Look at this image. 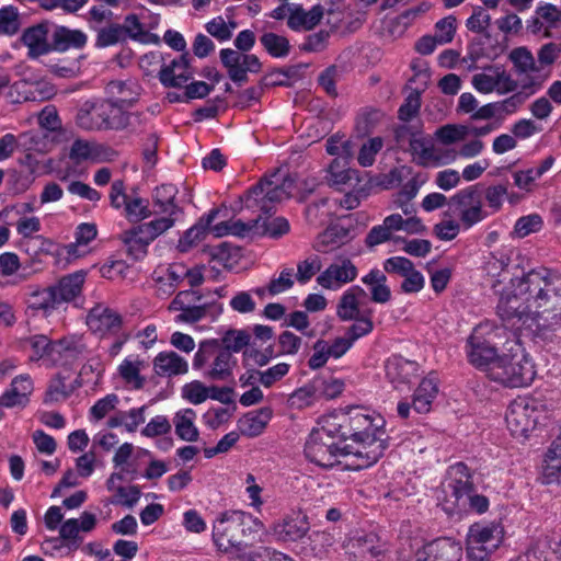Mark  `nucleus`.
Returning a JSON list of instances; mask_svg holds the SVG:
<instances>
[{"mask_svg": "<svg viewBox=\"0 0 561 561\" xmlns=\"http://www.w3.org/2000/svg\"><path fill=\"white\" fill-rule=\"evenodd\" d=\"M328 423L329 417L324 416L321 426L311 431L305 445L306 457L323 468H332L340 456L347 455L345 446H340L342 440L336 431H329Z\"/></svg>", "mask_w": 561, "mask_h": 561, "instance_id": "9d476101", "label": "nucleus"}, {"mask_svg": "<svg viewBox=\"0 0 561 561\" xmlns=\"http://www.w3.org/2000/svg\"><path fill=\"white\" fill-rule=\"evenodd\" d=\"M50 352L51 365L70 366L87 355L88 347L82 336L71 335L54 341Z\"/></svg>", "mask_w": 561, "mask_h": 561, "instance_id": "c85d7f7f", "label": "nucleus"}, {"mask_svg": "<svg viewBox=\"0 0 561 561\" xmlns=\"http://www.w3.org/2000/svg\"><path fill=\"white\" fill-rule=\"evenodd\" d=\"M218 214V208L210 209L207 214L203 215L194 226L184 231L183 236L179 239L178 250L182 253L188 252L204 240L211 222L216 219Z\"/></svg>", "mask_w": 561, "mask_h": 561, "instance_id": "473e14b6", "label": "nucleus"}, {"mask_svg": "<svg viewBox=\"0 0 561 561\" xmlns=\"http://www.w3.org/2000/svg\"><path fill=\"white\" fill-rule=\"evenodd\" d=\"M309 529L307 517L302 515L286 516L273 526V534L282 541H297L301 539Z\"/></svg>", "mask_w": 561, "mask_h": 561, "instance_id": "72a5a7b5", "label": "nucleus"}, {"mask_svg": "<svg viewBox=\"0 0 561 561\" xmlns=\"http://www.w3.org/2000/svg\"><path fill=\"white\" fill-rule=\"evenodd\" d=\"M272 409L267 407L249 412L239 420L238 430L243 436L256 437L263 433L268 421L272 419Z\"/></svg>", "mask_w": 561, "mask_h": 561, "instance_id": "4c0bfd02", "label": "nucleus"}, {"mask_svg": "<svg viewBox=\"0 0 561 561\" xmlns=\"http://www.w3.org/2000/svg\"><path fill=\"white\" fill-rule=\"evenodd\" d=\"M264 530V524L252 514L229 510L219 513L214 519L211 539L219 552L241 558Z\"/></svg>", "mask_w": 561, "mask_h": 561, "instance_id": "7ed1b4c3", "label": "nucleus"}, {"mask_svg": "<svg viewBox=\"0 0 561 561\" xmlns=\"http://www.w3.org/2000/svg\"><path fill=\"white\" fill-rule=\"evenodd\" d=\"M261 220L262 215L257 216L255 219H252L248 222H244L241 219L222 221L220 224L215 225L211 228V231L216 237H224L227 234H232L237 237H245L251 233L257 234V228L260 227Z\"/></svg>", "mask_w": 561, "mask_h": 561, "instance_id": "a19ab883", "label": "nucleus"}, {"mask_svg": "<svg viewBox=\"0 0 561 561\" xmlns=\"http://www.w3.org/2000/svg\"><path fill=\"white\" fill-rule=\"evenodd\" d=\"M95 526V515L87 511L79 518L66 519L59 529V538L62 541L55 548H67L69 553L76 551L83 542V537L80 533H91Z\"/></svg>", "mask_w": 561, "mask_h": 561, "instance_id": "412c9836", "label": "nucleus"}, {"mask_svg": "<svg viewBox=\"0 0 561 561\" xmlns=\"http://www.w3.org/2000/svg\"><path fill=\"white\" fill-rule=\"evenodd\" d=\"M237 358L218 340H205L198 344L193 358V369L209 381H228L233 376Z\"/></svg>", "mask_w": 561, "mask_h": 561, "instance_id": "0eeeda50", "label": "nucleus"}, {"mask_svg": "<svg viewBox=\"0 0 561 561\" xmlns=\"http://www.w3.org/2000/svg\"><path fill=\"white\" fill-rule=\"evenodd\" d=\"M547 417L545 405L535 398L518 397L507 407L505 421L511 434L526 439Z\"/></svg>", "mask_w": 561, "mask_h": 561, "instance_id": "1a4fd4ad", "label": "nucleus"}, {"mask_svg": "<svg viewBox=\"0 0 561 561\" xmlns=\"http://www.w3.org/2000/svg\"><path fill=\"white\" fill-rule=\"evenodd\" d=\"M346 158L341 157V159L336 158L329 165V182L332 185H341L347 183L352 178V171L346 168Z\"/></svg>", "mask_w": 561, "mask_h": 561, "instance_id": "69168bd1", "label": "nucleus"}, {"mask_svg": "<svg viewBox=\"0 0 561 561\" xmlns=\"http://www.w3.org/2000/svg\"><path fill=\"white\" fill-rule=\"evenodd\" d=\"M536 377L535 364L518 337H506L489 378L507 388L528 387Z\"/></svg>", "mask_w": 561, "mask_h": 561, "instance_id": "20e7f679", "label": "nucleus"}, {"mask_svg": "<svg viewBox=\"0 0 561 561\" xmlns=\"http://www.w3.org/2000/svg\"><path fill=\"white\" fill-rule=\"evenodd\" d=\"M439 392V380L436 373L431 371L424 377L412 397V407L416 413H428L433 401Z\"/></svg>", "mask_w": 561, "mask_h": 561, "instance_id": "2f4dec72", "label": "nucleus"}, {"mask_svg": "<svg viewBox=\"0 0 561 561\" xmlns=\"http://www.w3.org/2000/svg\"><path fill=\"white\" fill-rule=\"evenodd\" d=\"M203 296L194 289L182 290L176 294L169 309L180 311L175 322L195 323L207 316L209 305L201 304Z\"/></svg>", "mask_w": 561, "mask_h": 561, "instance_id": "aec40b11", "label": "nucleus"}, {"mask_svg": "<svg viewBox=\"0 0 561 561\" xmlns=\"http://www.w3.org/2000/svg\"><path fill=\"white\" fill-rule=\"evenodd\" d=\"M354 547L363 559L377 558L383 552V545L375 534H368L355 539Z\"/></svg>", "mask_w": 561, "mask_h": 561, "instance_id": "864d4df0", "label": "nucleus"}, {"mask_svg": "<svg viewBox=\"0 0 561 561\" xmlns=\"http://www.w3.org/2000/svg\"><path fill=\"white\" fill-rule=\"evenodd\" d=\"M160 221H147L133 226L119 234L123 250L128 259L141 261L148 254V247L168 230Z\"/></svg>", "mask_w": 561, "mask_h": 561, "instance_id": "4468645a", "label": "nucleus"}, {"mask_svg": "<svg viewBox=\"0 0 561 561\" xmlns=\"http://www.w3.org/2000/svg\"><path fill=\"white\" fill-rule=\"evenodd\" d=\"M87 280V272L83 270L69 273L61 276L51 285L54 295L57 299L58 308L64 304L81 307L83 298V287Z\"/></svg>", "mask_w": 561, "mask_h": 561, "instance_id": "4be33fe9", "label": "nucleus"}, {"mask_svg": "<svg viewBox=\"0 0 561 561\" xmlns=\"http://www.w3.org/2000/svg\"><path fill=\"white\" fill-rule=\"evenodd\" d=\"M141 114L125 112L112 101H85L77 112L76 123L85 130H122L140 122Z\"/></svg>", "mask_w": 561, "mask_h": 561, "instance_id": "39448f33", "label": "nucleus"}, {"mask_svg": "<svg viewBox=\"0 0 561 561\" xmlns=\"http://www.w3.org/2000/svg\"><path fill=\"white\" fill-rule=\"evenodd\" d=\"M320 381H312L295 390L289 398L290 405L296 409H304L312 405L319 398Z\"/></svg>", "mask_w": 561, "mask_h": 561, "instance_id": "09e8293b", "label": "nucleus"}, {"mask_svg": "<svg viewBox=\"0 0 561 561\" xmlns=\"http://www.w3.org/2000/svg\"><path fill=\"white\" fill-rule=\"evenodd\" d=\"M178 187L174 184H161L152 191V221L163 222L164 229H172L183 216V208L176 202Z\"/></svg>", "mask_w": 561, "mask_h": 561, "instance_id": "2eb2a0df", "label": "nucleus"}, {"mask_svg": "<svg viewBox=\"0 0 561 561\" xmlns=\"http://www.w3.org/2000/svg\"><path fill=\"white\" fill-rule=\"evenodd\" d=\"M462 547L450 538H437L425 543L414 556L413 561H460Z\"/></svg>", "mask_w": 561, "mask_h": 561, "instance_id": "393cba45", "label": "nucleus"}, {"mask_svg": "<svg viewBox=\"0 0 561 561\" xmlns=\"http://www.w3.org/2000/svg\"><path fill=\"white\" fill-rule=\"evenodd\" d=\"M125 217L131 222H140L153 216V207L149 202L139 196H129L125 207Z\"/></svg>", "mask_w": 561, "mask_h": 561, "instance_id": "de8ad7c7", "label": "nucleus"}, {"mask_svg": "<svg viewBox=\"0 0 561 561\" xmlns=\"http://www.w3.org/2000/svg\"><path fill=\"white\" fill-rule=\"evenodd\" d=\"M48 22H41L25 28L21 42L28 48L27 56L35 59L51 51V43H48Z\"/></svg>", "mask_w": 561, "mask_h": 561, "instance_id": "7c9ffc66", "label": "nucleus"}, {"mask_svg": "<svg viewBox=\"0 0 561 561\" xmlns=\"http://www.w3.org/2000/svg\"><path fill=\"white\" fill-rule=\"evenodd\" d=\"M489 329L490 325L488 323L479 324L467 341V355L470 364L485 371L488 377L491 375L493 364L500 357L496 344L493 342V336L499 335L497 331L505 333L504 329H496L494 332H491Z\"/></svg>", "mask_w": 561, "mask_h": 561, "instance_id": "f8f14e48", "label": "nucleus"}, {"mask_svg": "<svg viewBox=\"0 0 561 561\" xmlns=\"http://www.w3.org/2000/svg\"><path fill=\"white\" fill-rule=\"evenodd\" d=\"M518 293L531 307L536 335L551 341L561 330V274L543 266L530 270L518 278Z\"/></svg>", "mask_w": 561, "mask_h": 561, "instance_id": "f03ea898", "label": "nucleus"}, {"mask_svg": "<svg viewBox=\"0 0 561 561\" xmlns=\"http://www.w3.org/2000/svg\"><path fill=\"white\" fill-rule=\"evenodd\" d=\"M371 314V310L364 311L362 316H357V318L354 319L355 322L347 329L345 334L353 343L359 337L368 335L373 331L374 323Z\"/></svg>", "mask_w": 561, "mask_h": 561, "instance_id": "13d9d810", "label": "nucleus"}, {"mask_svg": "<svg viewBox=\"0 0 561 561\" xmlns=\"http://www.w3.org/2000/svg\"><path fill=\"white\" fill-rule=\"evenodd\" d=\"M561 55V43L549 42L537 51L538 67L541 73L550 72V68Z\"/></svg>", "mask_w": 561, "mask_h": 561, "instance_id": "5fc2aeb1", "label": "nucleus"}, {"mask_svg": "<svg viewBox=\"0 0 561 561\" xmlns=\"http://www.w3.org/2000/svg\"><path fill=\"white\" fill-rule=\"evenodd\" d=\"M145 362L139 358H125L118 366V374L123 380L134 389H141L146 379L140 375Z\"/></svg>", "mask_w": 561, "mask_h": 561, "instance_id": "37998d69", "label": "nucleus"}, {"mask_svg": "<svg viewBox=\"0 0 561 561\" xmlns=\"http://www.w3.org/2000/svg\"><path fill=\"white\" fill-rule=\"evenodd\" d=\"M88 37L80 30L56 26L51 34V50L64 53L71 48L80 49L87 44Z\"/></svg>", "mask_w": 561, "mask_h": 561, "instance_id": "c9c22d12", "label": "nucleus"}, {"mask_svg": "<svg viewBox=\"0 0 561 561\" xmlns=\"http://www.w3.org/2000/svg\"><path fill=\"white\" fill-rule=\"evenodd\" d=\"M98 229L94 224H80L76 229V242L67 245L69 255L78 256L77 249L79 245H87L96 238Z\"/></svg>", "mask_w": 561, "mask_h": 561, "instance_id": "4d7b16f0", "label": "nucleus"}, {"mask_svg": "<svg viewBox=\"0 0 561 561\" xmlns=\"http://www.w3.org/2000/svg\"><path fill=\"white\" fill-rule=\"evenodd\" d=\"M449 207L458 214L466 228H471L486 217L482 206L481 191L477 185L458 191L450 197Z\"/></svg>", "mask_w": 561, "mask_h": 561, "instance_id": "dca6fc26", "label": "nucleus"}, {"mask_svg": "<svg viewBox=\"0 0 561 561\" xmlns=\"http://www.w3.org/2000/svg\"><path fill=\"white\" fill-rule=\"evenodd\" d=\"M33 353L30 356L31 360H46L50 364V348L54 342L49 341L46 335H33L27 340Z\"/></svg>", "mask_w": 561, "mask_h": 561, "instance_id": "052dcab7", "label": "nucleus"}, {"mask_svg": "<svg viewBox=\"0 0 561 561\" xmlns=\"http://www.w3.org/2000/svg\"><path fill=\"white\" fill-rule=\"evenodd\" d=\"M385 370L386 378L396 389L411 385L421 375L419 363L401 355L390 356L385 363Z\"/></svg>", "mask_w": 561, "mask_h": 561, "instance_id": "a878e982", "label": "nucleus"}, {"mask_svg": "<svg viewBox=\"0 0 561 561\" xmlns=\"http://www.w3.org/2000/svg\"><path fill=\"white\" fill-rule=\"evenodd\" d=\"M140 87L133 80H115L108 84V91L112 95L116 96V101L119 105L131 104L139 96Z\"/></svg>", "mask_w": 561, "mask_h": 561, "instance_id": "a18cd8bd", "label": "nucleus"}, {"mask_svg": "<svg viewBox=\"0 0 561 561\" xmlns=\"http://www.w3.org/2000/svg\"><path fill=\"white\" fill-rule=\"evenodd\" d=\"M421 108V93L417 90H412L404 102L399 107L398 117L402 122H410L415 117Z\"/></svg>", "mask_w": 561, "mask_h": 561, "instance_id": "e2e57ef3", "label": "nucleus"}, {"mask_svg": "<svg viewBox=\"0 0 561 561\" xmlns=\"http://www.w3.org/2000/svg\"><path fill=\"white\" fill-rule=\"evenodd\" d=\"M262 179L253 185L245 195L244 205L247 208H259L263 215L270 214L277 203L291 196L294 181L289 178L282 182L276 178Z\"/></svg>", "mask_w": 561, "mask_h": 561, "instance_id": "9b49d317", "label": "nucleus"}, {"mask_svg": "<svg viewBox=\"0 0 561 561\" xmlns=\"http://www.w3.org/2000/svg\"><path fill=\"white\" fill-rule=\"evenodd\" d=\"M383 117L385 113L381 110L365 107L357 115L356 129L363 136L369 135Z\"/></svg>", "mask_w": 561, "mask_h": 561, "instance_id": "3c124183", "label": "nucleus"}, {"mask_svg": "<svg viewBox=\"0 0 561 561\" xmlns=\"http://www.w3.org/2000/svg\"><path fill=\"white\" fill-rule=\"evenodd\" d=\"M95 31L98 33L95 45L100 48L108 47L125 41L121 24H111L106 27L100 26Z\"/></svg>", "mask_w": 561, "mask_h": 561, "instance_id": "bf43d9fd", "label": "nucleus"}, {"mask_svg": "<svg viewBox=\"0 0 561 561\" xmlns=\"http://www.w3.org/2000/svg\"><path fill=\"white\" fill-rule=\"evenodd\" d=\"M197 415L193 409L178 411L172 420L176 436L185 442L194 443L199 437V431L195 425Z\"/></svg>", "mask_w": 561, "mask_h": 561, "instance_id": "58836bf2", "label": "nucleus"}, {"mask_svg": "<svg viewBox=\"0 0 561 561\" xmlns=\"http://www.w3.org/2000/svg\"><path fill=\"white\" fill-rule=\"evenodd\" d=\"M472 87L480 93L507 94L518 88V82L502 66H488L483 72L472 76Z\"/></svg>", "mask_w": 561, "mask_h": 561, "instance_id": "6ab92c4d", "label": "nucleus"}, {"mask_svg": "<svg viewBox=\"0 0 561 561\" xmlns=\"http://www.w3.org/2000/svg\"><path fill=\"white\" fill-rule=\"evenodd\" d=\"M525 295L518 293V278L513 282V290L501 295L496 313L503 322L514 327L518 322L525 323L528 319L534 321V312Z\"/></svg>", "mask_w": 561, "mask_h": 561, "instance_id": "a211bd4d", "label": "nucleus"}, {"mask_svg": "<svg viewBox=\"0 0 561 561\" xmlns=\"http://www.w3.org/2000/svg\"><path fill=\"white\" fill-rule=\"evenodd\" d=\"M233 44L237 49L222 48L219 57L229 79L242 85L248 82V72L256 73L262 68V64L256 55L247 54L255 44L254 32L251 30L241 31L234 38Z\"/></svg>", "mask_w": 561, "mask_h": 561, "instance_id": "423d86ee", "label": "nucleus"}, {"mask_svg": "<svg viewBox=\"0 0 561 561\" xmlns=\"http://www.w3.org/2000/svg\"><path fill=\"white\" fill-rule=\"evenodd\" d=\"M386 273L396 274L403 277L401 290L404 294H415L423 289L425 279L417 271L412 261L404 256H392L387 259L383 264Z\"/></svg>", "mask_w": 561, "mask_h": 561, "instance_id": "5701e85b", "label": "nucleus"}, {"mask_svg": "<svg viewBox=\"0 0 561 561\" xmlns=\"http://www.w3.org/2000/svg\"><path fill=\"white\" fill-rule=\"evenodd\" d=\"M119 399L115 393H108L105 397L99 399L90 409V419L100 421L104 419L111 411H113L118 404Z\"/></svg>", "mask_w": 561, "mask_h": 561, "instance_id": "338daca9", "label": "nucleus"}, {"mask_svg": "<svg viewBox=\"0 0 561 561\" xmlns=\"http://www.w3.org/2000/svg\"><path fill=\"white\" fill-rule=\"evenodd\" d=\"M260 42L272 57L283 58L289 54V42L282 35L268 32L260 37Z\"/></svg>", "mask_w": 561, "mask_h": 561, "instance_id": "8fccbe9b", "label": "nucleus"}, {"mask_svg": "<svg viewBox=\"0 0 561 561\" xmlns=\"http://www.w3.org/2000/svg\"><path fill=\"white\" fill-rule=\"evenodd\" d=\"M467 492H471V472L463 462L449 467L448 478L442 485L438 505L450 517L466 514Z\"/></svg>", "mask_w": 561, "mask_h": 561, "instance_id": "6e6552de", "label": "nucleus"}, {"mask_svg": "<svg viewBox=\"0 0 561 561\" xmlns=\"http://www.w3.org/2000/svg\"><path fill=\"white\" fill-rule=\"evenodd\" d=\"M267 215L262 216L257 234L268 236L271 238H279L289 231V222L284 217H271Z\"/></svg>", "mask_w": 561, "mask_h": 561, "instance_id": "603ef678", "label": "nucleus"}, {"mask_svg": "<svg viewBox=\"0 0 561 561\" xmlns=\"http://www.w3.org/2000/svg\"><path fill=\"white\" fill-rule=\"evenodd\" d=\"M251 335L244 330H229L219 341L221 348H227L231 354L240 352L250 343Z\"/></svg>", "mask_w": 561, "mask_h": 561, "instance_id": "6e6d98bb", "label": "nucleus"}, {"mask_svg": "<svg viewBox=\"0 0 561 561\" xmlns=\"http://www.w3.org/2000/svg\"><path fill=\"white\" fill-rule=\"evenodd\" d=\"M322 267L319 256H310L297 264L296 278L300 284L308 283Z\"/></svg>", "mask_w": 561, "mask_h": 561, "instance_id": "774afa93", "label": "nucleus"}, {"mask_svg": "<svg viewBox=\"0 0 561 561\" xmlns=\"http://www.w3.org/2000/svg\"><path fill=\"white\" fill-rule=\"evenodd\" d=\"M367 296L360 286H352L343 293L337 307L336 314L342 321H351L359 316V304Z\"/></svg>", "mask_w": 561, "mask_h": 561, "instance_id": "e433bc0d", "label": "nucleus"}, {"mask_svg": "<svg viewBox=\"0 0 561 561\" xmlns=\"http://www.w3.org/2000/svg\"><path fill=\"white\" fill-rule=\"evenodd\" d=\"M503 540V529L494 523H474L467 534V556L471 561H485Z\"/></svg>", "mask_w": 561, "mask_h": 561, "instance_id": "ddd939ff", "label": "nucleus"}, {"mask_svg": "<svg viewBox=\"0 0 561 561\" xmlns=\"http://www.w3.org/2000/svg\"><path fill=\"white\" fill-rule=\"evenodd\" d=\"M23 301L26 311L31 312L32 316L49 317L58 308L51 285L47 287L27 285L23 291Z\"/></svg>", "mask_w": 561, "mask_h": 561, "instance_id": "bb28decb", "label": "nucleus"}, {"mask_svg": "<svg viewBox=\"0 0 561 561\" xmlns=\"http://www.w3.org/2000/svg\"><path fill=\"white\" fill-rule=\"evenodd\" d=\"M542 477L546 483L558 482L561 480V445L552 442L546 451Z\"/></svg>", "mask_w": 561, "mask_h": 561, "instance_id": "79ce46f5", "label": "nucleus"}, {"mask_svg": "<svg viewBox=\"0 0 561 561\" xmlns=\"http://www.w3.org/2000/svg\"><path fill=\"white\" fill-rule=\"evenodd\" d=\"M409 146L411 153L416 157L420 165H428L431 162L438 161V157L435 154L434 146L430 139L417 134H412Z\"/></svg>", "mask_w": 561, "mask_h": 561, "instance_id": "c03bdc74", "label": "nucleus"}, {"mask_svg": "<svg viewBox=\"0 0 561 561\" xmlns=\"http://www.w3.org/2000/svg\"><path fill=\"white\" fill-rule=\"evenodd\" d=\"M357 277V267L350 259L342 257L330 264L318 277L317 283L330 290H336Z\"/></svg>", "mask_w": 561, "mask_h": 561, "instance_id": "cd10ccee", "label": "nucleus"}, {"mask_svg": "<svg viewBox=\"0 0 561 561\" xmlns=\"http://www.w3.org/2000/svg\"><path fill=\"white\" fill-rule=\"evenodd\" d=\"M192 77L188 53L182 54L159 71V80L167 88H182Z\"/></svg>", "mask_w": 561, "mask_h": 561, "instance_id": "c756f323", "label": "nucleus"}, {"mask_svg": "<svg viewBox=\"0 0 561 561\" xmlns=\"http://www.w3.org/2000/svg\"><path fill=\"white\" fill-rule=\"evenodd\" d=\"M87 325L101 336L117 335L123 329V318L114 309L98 304L89 310Z\"/></svg>", "mask_w": 561, "mask_h": 561, "instance_id": "b1692460", "label": "nucleus"}, {"mask_svg": "<svg viewBox=\"0 0 561 561\" xmlns=\"http://www.w3.org/2000/svg\"><path fill=\"white\" fill-rule=\"evenodd\" d=\"M0 27L4 35L12 36L20 28L19 11L13 5H7L0 9Z\"/></svg>", "mask_w": 561, "mask_h": 561, "instance_id": "0e129e2a", "label": "nucleus"}, {"mask_svg": "<svg viewBox=\"0 0 561 561\" xmlns=\"http://www.w3.org/2000/svg\"><path fill=\"white\" fill-rule=\"evenodd\" d=\"M183 398L193 404H201L211 398L221 400L219 389L216 387H206L202 381L195 380L183 387Z\"/></svg>", "mask_w": 561, "mask_h": 561, "instance_id": "49530a36", "label": "nucleus"}, {"mask_svg": "<svg viewBox=\"0 0 561 561\" xmlns=\"http://www.w3.org/2000/svg\"><path fill=\"white\" fill-rule=\"evenodd\" d=\"M124 39L128 36L138 42H147L149 33L145 30L144 24L139 21L136 14H129L125 18L123 25Z\"/></svg>", "mask_w": 561, "mask_h": 561, "instance_id": "680f3d73", "label": "nucleus"}, {"mask_svg": "<svg viewBox=\"0 0 561 561\" xmlns=\"http://www.w3.org/2000/svg\"><path fill=\"white\" fill-rule=\"evenodd\" d=\"M153 371L159 377L184 375L188 370L187 362L173 351L160 352L153 359Z\"/></svg>", "mask_w": 561, "mask_h": 561, "instance_id": "f704fd0d", "label": "nucleus"}, {"mask_svg": "<svg viewBox=\"0 0 561 561\" xmlns=\"http://www.w3.org/2000/svg\"><path fill=\"white\" fill-rule=\"evenodd\" d=\"M329 417V431H336L339 439H351L353 445H345V453L353 456L350 467L363 470L375 465L388 447L385 420L380 415L368 414L363 408L353 407L347 411L332 413Z\"/></svg>", "mask_w": 561, "mask_h": 561, "instance_id": "f257e3e1", "label": "nucleus"}, {"mask_svg": "<svg viewBox=\"0 0 561 561\" xmlns=\"http://www.w3.org/2000/svg\"><path fill=\"white\" fill-rule=\"evenodd\" d=\"M323 16V10L320 5L305 11L302 8L297 7L290 10L287 18V25L293 31H309L320 23Z\"/></svg>", "mask_w": 561, "mask_h": 561, "instance_id": "ea45409f", "label": "nucleus"}, {"mask_svg": "<svg viewBox=\"0 0 561 561\" xmlns=\"http://www.w3.org/2000/svg\"><path fill=\"white\" fill-rule=\"evenodd\" d=\"M508 59L513 64L515 73L518 77H525L523 89L530 90V93L538 91L549 77V71L541 73L537 59L527 47L512 49Z\"/></svg>", "mask_w": 561, "mask_h": 561, "instance_id": "f3484780", "label": "nucleus"}]
</instances>
